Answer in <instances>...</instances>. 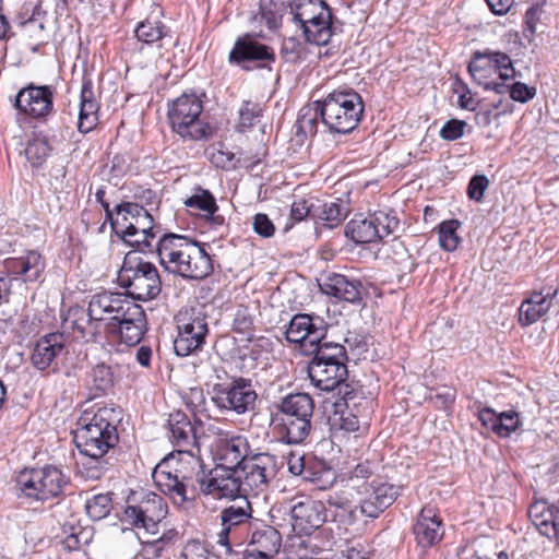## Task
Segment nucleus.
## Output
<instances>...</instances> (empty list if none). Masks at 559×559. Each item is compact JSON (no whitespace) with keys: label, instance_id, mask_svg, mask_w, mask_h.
Wrapping results in <instances>:
<instances>
[{"label":"nucleus","instance_id":"nucleus-1","mask_svg":"<svg viewBox=\"0 0 559 559\" xmlns=\"http://www.w3.org/2000/svg\"><path fill=\"white\" fill-rule=\"evenodd\" d=\"M200 468H189L170 454L155 466L152 477L158 489L178 507L193 499L189 490L194 493V480L199 484L200 492L205 496L215 499H247L237 468L216 466L207 474Z\"/></svg>","mask_w":559,"mask_h":559},{"label":"nucleus","instance_id":"nucleus-2","mask_svg":"<svg viewBox=\"0 0 559 559\" xmlns=\"http://www.w3.org/2000/svg\"><path fill=\"white\" fill-rule=\"evenodd\" d=\"M160 265L169 273L189 280H202L213 271L205 249L177 234H163L154 245Z\"/></svg>","mask_w":559,"mask_h":559},{"label":"nucleus","instance_id":"nucleus-3","mask_svg":"<svg viewBox=\"0 0 559 559\" xmlns=\"http://www.w3.org/2000/svg\"><path fill=\"white\" fill-rule=\"evenodd\" d=\"M132 302L123 294L102 292L92 296L87 312L83 309L71 310L66 324L70 325L76 338L98 342L110 328V323L116 322Z\"/></svg>","mask_w":559,"mask_h":559},{"label":"nucleus","instance_id":"nucleus-4","mask_svg":"<svg viewBox=\"0 0 559 559\" xmlns=\"http://www.w3.org/2000/svg\"><path fill=\"white\" fill-rule=\"evenodd\" d=\"M112 230L138 252H154V241L162 236L150 211L138 202H122L115 206Z\"/></svg>","mask_w":559,"mask_h":559},{"label":"nucleus","instance_id":"nucleus-5","mask_svg":"<svg viewBox=\"0 0 559 559\" xmlns=\"http://www.w3.org/2000/svg\"><path fill=\"white\" fill-rule=\"evenodd\" d=\"M121 420V409L104 406L92 416L85 414L74 433V442L81 455L105 456L118 442L117 425Z\"/></svg>","mask_w":559,"mask_h":559},{"label":"nucleus","instance_id":"nucleus-6","mask_svg":"<svg viewBox=\"0 0 559 559\" xmlns=\"http://www.w3.org/2000/svg\"><path fill=\"white\" fill-rule=\"evenodd\" d=\"M314 401L308 393H290L284 396L271 424L282 442L300 444L312 430Z\"/></svg>","mask_w":559,"mask_h":559},{"label":"nucleus","instance_id":"nucleus-7","mask_svg":"<svg viewBox=\"0 0 559 559\" xmlns=\"http://www.w3.org/2000/svg\"><path fill=\"white\" fill-rule=\"evenodd\" d=\"M364 108L361 96L354 90L333 91L319 104L324 126L340 134L349 133L358 126Z\"/></svg>","mask_w":559,"mask_h":559},{"label":"nucleus","instance_id":"nucleus-8","mask_svg":"<svg viewBox=\"0 0 559 559\" xmlns=\"http://www.w3.org/2000/svg\"><path fill=\"white\" fill-rule=\"evenodd\" d=\"M203 105L194 94H182L168 105L171 130L183 141H200L211 136L212 128L201 117Z\"/></svg>","mask_w":559,"mask_h":559},{"label":"nucleus","instance_id":"nucleus-9","mask_svg":"<svg viewBox=\"0 0 559 559\" xmlns=\"http://www.w3.org/2000/svg\"><path fill=\"white\" fill-rule=\"evenodd\" d=\"M138 251L128 252L119 271V282L136 300L154 299L162 289L156 266L143 261Z\"/></svg>","mask_w":559,"mask_h":559},{"label":"nucleus","instance_id":"nucleus-10","mask_svg":"<svg viewBox=\"0 0 559 559\" xmlns=\"http://www.w3.org/2000/svg\"><path fill=\"white\" fill-rule=\"evenodd\" d=\"M468 72L473 81L485 90L503 94L507 90L502 81L515 78V69L509 55L501 51H475L468 63Z\"/></svg>","mask_w":559,"mask_h":559},{"label":"nucleus","instance_id":"nucleus-11","mask_svg":"<svg viewBox=\"0 0 559 559\" xmlns=\"http://www.w3.org/2000/svg\"><path fill=\"white\" fill-rule=\"evenodd\" d=\"M221 530L216 535V544L224 548L225 555L238 552L249 539L252 521V508L248 499L225 507L219 512Z\"/></svg>","mask_w":559,"mask_h":559},{"label":"nucleus","instance_id":"nucleus-12","mask_svg":"<svg viewBox=\"0 0 559 559\" xmlns=\"http://www.w3.org/2000/svg\"><path fill=\"white\" fill-rule=\"evenodd\" d=\"M294 19L300 24L306 40L323 46L332 37V12L323 0H293Z\"/></svg>","mask_w":559,"mask_h":559},{"label":"nucleus","instance_id":"nucleus-13","mask_svg":"<svg viewBox=\"0 0 559 559\" xmlns=\"http://www.w3.org/2000/svg\"><path fill=\"white\" fill-rule=\"evenodd\" d=\"M263 35L248 32L237 37L228 55L230 64L240 67L246 71L254 69L272 70L276 60L273 47L261 43Z\"/></svg>","mask_w":559,"mask_h":559},{"label":"nucleus","instance_id":"nucleus-14","mask_svg":"<svg viewBox=\"0 0 559 559\" xmlns=\"http://www.w3.org/2000/svg\"><path fill=\"white\" fill-rule=\"evenodd\" d=\"M176 321L178 333L174 341L175 353L186 357L202 349L209 335L206 314L194 308L185 309L179 311Z\"/></svg>","mask_w":559,"mask_h":559},{"label":"nucleus","instance_id":"nucleus-15","mask_svg":"<svg viewBox=\"0 0 559 559\" xmlns=\"http://www.w3.org/2000/svg\"><path fill=\"white\" fill-rule=\"evenodd\" d=\"M258 394L251 380L241 377L233 378L229 382L214 383L211 401L221 411L234 412L238 415L252 411Z\"/></svg>","mask_w":559,"mask_h":559},{"label":"nucleus","instance_id":"nucleus-16","mask_svg":"<svg viewBox=\"0 0 559 559\" xmlns=\"http://www.w3.org/2000/svg\"><path fill=\"white\" fill-rule=\"evenodd\" d=\"M16 483L25 497L44 501L57 497L67 480L59 468L45 466L22 471L17 475Z\"/></svg>","mask_w":559,"mask_h":559},{"label":"nucleus","instance_id":"nucleus-17","mask_svg":"<svg viewBox=\"0 0 559 559\" xmlns=\"http://www.w3.org/2000/svg\"><path fill=\"white\" fill-rule=\"evenodd\" d=\"M246 496L267 488L276 475L275 459L269 453H254L237 467Z\"/></svg>","mask_w":559,"mask_h":559},{"label":"nucleus","instance_id":"nucleus-18","mask_svg":"<svg viewBox=\"0 0 559 559\" xmlns=\"http://www.w3.org/2000/svg\"><path fill=\"white\" fill-rule=\"evenodd\" d=\"M167 512L168 507L162 496L155 492H145L138 504L126 508L124 516L133 526L156 534L158 523L166 518Z\"/></svg>","mask_w":559,"mask_h":559},{"label":"nucleus","instance_id":"nucleus-19","mask_svg":"<svg viewBox=\"0 0 559 559\" xmlns=\"http://www.w3.org/2000/svg\"><path fill=\"white\" fill-rule=\"evenodd\" d=\"M146 330V316L143 308L135 304H129L124 313L110 323V328L104 334L108 340L119 338L128 346H134L142 340Z\"/></svg>","mask_w":559,"mask_h":559},{"label":"nucleus","instance_id":"nucleus-20","mask_svg":"<svg viewBox=\"0 0 559 559\" xmlns=\"http://www.w3.org/2000/svg\"><path fill=\"white\" fill-rule=\"evenodd\" d=\"M53 88L33 83L21 88L15 96L16 109L34 119H46L53 112Z\"/></svg>","mask_w":559,"mask_h":559},{"label":"nucleus","instance_id":"nucleus-21","mask_svg":"<svg viewBox=\"0 0 559 559\" xmlns=\"http://www.w3.org/2000/svg\"><path fill=\"white\" fill-rule=\"evenodd\" d=\"M212 453L216 466L229 468H237L252 455L247 437L230 432L218 433Z\"/></svg>","mask_w":559,"mask_h":559},{"label":"nucleus","instance_id":"nucleus-22","mask_svg":"<svg viewBox=\"0 0 559 559\" xmlns=\"http://www.w3.org/2000/svg\"><path fill=\"white\" fill-rule=\"evenodd\" d=\"M328 324L323 318L316 314L297 313L295 314L285 331V337L289 343L302 345L308 342L313 344L325 338Z\"/></svg>","mask_w":559,"mask_h":559},{"label":"nucleus","instance_id":"nucleus-23","mask_svg":"<svg viewBox=\"0 0 559 559\" xmlns=\"http://www.w3.org/2000/svg\"><path fill=\"white\" fill-rule=\"evenodd\" d=\"M365 498L360 499L358 504L352 506L347 499L330 498L328 500L331 507H335L341 522L345 525H354L357 523H368L384 511L382 507L369 495V489L364 488Z\"/></svg>","mask_w":559,"mask_h":559},{"label":"nucleus","instance_id":"nucleus-24","mask_svg":"<svg viewBox=\"0 0 559 559\" xmlns=\"http://www.w3.org/2000/svg\"><path fill=\"white\" fill-rule=\"evenodd\" d=\"M168 428L173 442L179 448V454L188 459L185 462L183 457H181L179 462H183L186 466L200 467L199 460L192 453L193 448L197 447V430L189 417L181 412L170 414ZM175 459L178 461L176 456Z\"/></svg>","mask_w":559,"mask_h":559},{"label":"nucleus","instance_id":"nucleus-25","mask_svg":"<svg viewBox=\"0 0 559 559\" xmlns=\"http://www.w3.org/2000/svg\"><path fill=\"white\" fill-rule=\"evenodd\" d=\"M290 516L298 535H310L326 521V508L322 501L307 498L292 507Z\"/></svg>","mask_w":559,"mask_h":559},{"label":"nucleus","instance_id":"nucleus-26","mask_svg":"<svg viewBox=\"0 0 559 559\" xmlns=\"http://www.w3.org/2000/svg\"><path fill=\"white\" fill-rule=\"evenodd\" d=\"M416 544L423 550L439 544L444 535L442 519L432 507H424L413 526Z\"/></svg>","mask_w":559,"mask_h":559},{"label":"nucleus","instance_id":"nucleus-27","mask_svg":"<svg viewBox=\"0 0 559 559\" xmlns=\"http://www.w3.org/2000/svg\"><path fill=\"white\" fill-rule=\"evenodd\" d=\"M67 354L64 336L61 333H49L40 337L32 352L31 362L34 368L45 371L56 369L58 359Z\"/></svg>","mask_w":559,"mask_h":559},{"label":"nucleus","instance_id":"nucleus-28","mask_svg":"<svg viewBox=\"0 0 559 559\" xmlns=\"http://www.w3.org/2000/svg\"><path fill=\"white\" fill-rule=\"evenodd\" d=\"M4 267L11 275L21 278L24 283L37 282L46 267V260L36 250H28L16 258L4 261Z\"/></svg>","mask_w":559,"mask_h":559},{"label":"nucleus","instance_id":"nucleus-29","mask_svg":"<svg viewBox=\"0 0 559 559\" xmlns=\"http://www.w3.org/2000/svg\"><path fill=\"white\" fill-rule=\"evenodd\" d=\"M528 516L538 532L555 539L559 548V508L545 500H536L528 508Z\"/></svg>","mask_w":559,"mask_h":559},{"label":"nucleus","instance_id":"nucleus-30","mask_svg":"<svg viewBox=\"0 0 559 559\" xmlns=\"http://www.w3.org/2000/svg\"><path fill=\"white\" fill-rule=\"evenodd\" d=\"M320 287L324 294L346 302L358 305L362 299L364 287L361 282L349 280L342 274L334 273L329 275Z\"/></svg>","mask_w":559,"mask_h":559},{"label":"nucleus","instance_id":"nucleus-31","mask_svg":"<svg viewBox=\"0 0 559 559\" xmlns=\"http://www.w3.org/2000/svg\"><path fill=\"white\" fill-rule=\"evenodd\" d=\"M308 376L318 389L332 391L347 379V365H317L309 362Z\"/></svg>","mask_w":559,"mask_h":559},{"label":"nucleus","instance_id":"nucleus-32","mask_svg":"<svg viewBox=\"0 0 559 559\" xmlns=\"http://www.w3.org/2000/svg\"><path fill=\"white\" fill-rule=\"evenodd\" d=\"M478 418L483 426L501 438L509 437L520 425L519 414L514 411L497 413L486 407L479 411Z\"/></svg>","mask_w":559,"mask_h":559},{"label":"nucleus","instance_id":"nucleus-33","mask_svg":"<svg viewBox=\"0 0 559 559\" xmlns=\"http://www.w3.org/2000/svg\"><path fill=\"white\" fill-rule=\"evenodd\" d=\"M312 211L314 222L330 229L340 226L349 213L348 206L341 199L328 202L316 200Z\"/></svg>","mask_w":559,"mask_h":559},{"label":"nucleus","instance_id":"nucleus-34","mask_svg":"<svg viewBox=\"0 0 559 559\" xmlns=\"http://www.w3.org/2000/svg\"><path fill=\"white\" fill-rule=\"evenodd\" d=\"M99 106L95 99L91 83H83L80 95V111L78 130L81 133H88L98 122Z\"/></svg>","mask_w":559,"mask_h":559},{"label":"nucleus","instance_id":"nucleus-35","mask_svg":"<svg viewBox=\"0 0 559 559\" xmlns=\"http://www.w3.org/2000/svg\"><path fill=\"white\" fill-rule=\"evenodd\" d=\"M552 298L549 294L534 292L525 299L519 309V322L522 326L531 325L537 322L550 309Z\"/></svg>","mask_w":559,"mask_h":559},{"label":"nucleus","instance_id":"nucleus-36","mask_svg":"<svg viewBox=\"0 0 559 559\" xmlns=\"http://www.w3.org/2000/svg\"><path fill=\"white\" fill-rule=\"evenodd\" d=\"M45 16L46 12L41 9L40 1H27L22 4L14 17V21L24 31H28L31 26L36 25L39 32V35L36 36L37 43L44 44L46 39L44 24Z\"/></svg>","mask_w":559,"mask_h":559},{"label":"nucleus","instance_id":"nucleus-37","mask_svg":"<svg viewBox=\"0 0 559 559\" xmlns=\"http://www.w3.org/2000/svg\"><path fill=\"white\" fill-rule=\"evenodd\" d=\"M249 543L251 551L273 557L281 548L282 536L276 528L263 525L252 532Z\"/></svg>","mask_w":559,"mask_h":559},{"label":"nucleus","instance_id":"nucleus-38","mask_svg":"<svg viewBox=\"0 0 559 559\" xmlns=\"http://www.w3.org/2000/svg\"><path fill=\"white\" fill-rule=\"evenodd\" d=\"M311 348V353H313V358L310 361L311 364L347 365L348 356L346 348L340 343L322 340L321 342L313 344Z\"/></svg>","mask_w":559,"mask_h":559},{"label":"nucleus","instance_id":"nucleus-39","mask_svg":"<svg viewBox=\"0 0 559 559\" xmlns=\"http://www.w3.org/2000/svg\"><path fill=\"white\" fill-rule=\"evenodd\" d=\"M185 204L189 209L200 211L202 216L211 219L214 225H222L224 222L223 216L215 215L218 206L215 198L209 190L198 188L194 194L185 201Z\"/></svg>","mask_w":559,"mask_h":559},{"label":"nucleus","instance_id":"nucleus-40","mask_svg":"<svg viewBox=\"0 0 559 559\" xmlns=\"http://www.w3.org/2000/svg\"><path fill=\"white\" fill-rule=\"evenodd\" d=\"M345 235L356 243H370L379 240L371 216L356 215L345 226Z\"/></svg>","mask_w":559,"mask_h":559},{"label":"nucleus","instance_id":"nucleus-41","mask_svg":"<svg viewBox=\"0 0 559 559\" xmlns=\"http://www.w3.org/2000/svg\"><path fill=\"white\" fill-rule=\"evenodd\" d=\"M134 33L139 41L153 45L168 37L169 28L157 17L150 16L138 24Z\"/></svg>","mask_w":559,"mask_h":559},{"label":"nucleus","instance_id":"nucleus-42","mask_svg":"<svg viewBox=\"0 0 559 559\" xmlns=\"http://www.w3.org/2000/svg\"><path fill=\"white\" fill-rule=\"evenodd\" d=\"M262 112L263 109L260 103L243 100L238 111L236 130L238 132H246L247 130L251 129L257 122L260 121Z\"/></svg>","mask_w":559,"mask_h":559},{"label":"nucleus","instance_id":"nucleus-43","mask_svg":"<svg viewBox=\"0 0 559 559\" xmlns=\"http://www.w3.org/2000/svg\"><path fill=\"white\" fill-rule=\"evenodd\" d=\"M319 104L320 102H317L316 107L301 108L295 124L297 135L312 136L317 133L318 117L320 116Z\"/></svg>","mask_w":559,"mask_h":559},{"label":"nucleus","instance_id":"nucleus-44","mask_svg":"<svg viewBox=\"0 0 559 559\" xmlns=\"http://www.w3.org/2000/svg\"><path fill=\"white\" fill-rule=\"evenodd\" d=\"M259 21L269 29H277L282 24L283 3L276 0H261Z\"/></svg>","mask_w":559,"mask_h":559},{"label":"nucleus","instance_id":"nucleus-45","mask_svg":"<svg viewBox=\"0 0 559 559\" xmlns=\"http://www.w3.org/2000/svg\"><path fill=\"white\" fill-rule=\"evenodd\" d=\"M76 464L82 477L91 480L102 478L107 469V460H105L104 456L95 457L92 455H82Z\"/></svg>","mask_w":559,"mask_h":559},{"label":"nucleus","instance_id":"nucleus-46","mask_svg":"<svg viewBox=\"0 0 559 559\" xmlns=\"http://www.w3.org/2000/svg\"><path fill=\"white\" fill-rule=\"evenodd\" d=\"M50 153V146L45 136H35L26 145L25 156L33 167L41 166Z\"/></svg>","mask_w":559,"mask_h":559},{"label":"nucleus","instance_id":"nucleus-47","mask_svg":"<svg viewBox=\"0 0 559 559\" xmlns=\"http://www.w3.org/2000/svg\"><path fill=\"white\" fill-rule=\"evenodd\" d=\"M460 225L461 223L457 219L444 221L439 225V245L443 250L452 252L457 248L461 238L456 230Z\"/></svg>","mask_w":559,"mask_h":559},{"label":"nucleus","instance_id":"nucleus-48","mask_svg":"<svg viewBox=\"0 0 559 559\" xmlns=\"http://www.w3.org/2000/svg\"><path fill=\"white\" fill-rule=\"evenodd\" d=\"M369 489V495L382 507L384 510L389 508L399 496V488L391 484L379 483L365 484L364 488Z\"/></svg>","mask_w":559,"mask_h":559},{"label":"nucleus","instance_id":"nucleus-49","mask_svg":"<svg viewBox=\"0 0 559 559\" xmlns=\"http://www.w3.org/2000/svg\"><path fill=\"white\" fill-rule=\"evenodd\" d=\"M95 395L106 394L114 386V373L105 364L96 365L91 372Z\"/></svg>","mask_w":559,"mask_h":559},{"label":"nucleus","instance_id":"nucleus-50","mask_svg":"<svg viewBox=\"0 0 559 559\" xmlns=\"http://www.w3.org/2000/svg\"><path fill=\"white\" fill-rule=\"evenodd\" d=\"M85 510L87 515L99 521L106 518L111 510V497L109 493H99L86 500Z\"/></svg>","mask_w":559,"mask_h":559},{"label":"nucleus","instance_id":"nucleus-51","mask_svg":"<svg viewBox=\"0 0 559 559\" xmlns=\"http://www.w3.org/2000/svg\"><path fill=\"white\" fill-rule=\"evenodd\" d=\"M187 407L194 416L211 417L207 408V401L201 388H191L183 397Z\"/></svg>","mask_w":559,"mask_h":559},{"label":"nucleus","instance_id":"nucleus-52","mask_svg":"<svg viewBox=\"0 0 559 559\" xmlns=\"http://www.w3.org/2000/svg\"><path fill=\"white\" fill-rule=\"evenodd\" d=\"M371 216L374 228L379 231V240L393 234L399 227V219L385 211H377Z\"/></svg>","mask_w":559,"mask_h":559},{"label":"nucleus","instance_id":"nucleus-53","mask_svg":"<svg viewBox=\"0 0 559 559\" xmlns=\"http://www.w3.org/2000/svg\"><path fill=\"white\" fill-rule=\"evenodd\" d=\"M502 85L507 88L503 94H509L510 98L519 103H527L536 95V88L528 86L522 82L502 81Z\"/></svg>","mask_w":559,"mask_h":559},{"label":"nucleus","instance_id":"nucleus-54","mask_svg":"<svg viewBox=\"0 0 559 559\" xmlns=\"http://www.w3.org/2000/svg\"><path fill=\"white\" fill-rule=\"evenodd\" d=\"M316 206V201L309 199H300L295 201L290 207V219L294 223H299L307 217H311L313 219V209Z\"/></svg>","mask_w":559,"mask_h":559},{"label":"nucleus","instance_id":"nucleus-55","mask_svg":"<svg viewBox=\"0 0 559 559\" xmlns=\"http://www.w3.org/2000/svg\"><path fill=\"white\" fill-rule=\"evenodd\" d=\"M253 326V318L247 307L240 306L235 313L233 329L238 333H248Z\"/></svg>","mask_w":559,"mask_h":559},{"label":"nucleus","instance_id":"nucleus-56","mask_svg":"<svg viewBox=\"0 0 559 559\" xmlns=\"http://www.w3.org/2000/svg\"><path fill=\"white\" fill-rule=\"evenodd\" d=\"M88 542V532L82 527H71V532L63 538L64 548L70 551L78 550Z\"/></svg>","mask_w":559,"mask_h":559},{"label":"nucleus","instance_id":"nucleus-57","mask_svg":"<svg viewBox=\"0 0 559 559\" xmlns=\"http://www.w3.org/2000/svg\"><path fill=\"white\" fill-rule=\"evenodd\" d=\"M252 228L255 234L263 238H270L275 233V226L264 213H258L252 218Z\"/></svg>","mask_w":559,"mask_h":559},{"label":"nucleus","instance_id":"nucleus-58","mask_svg":"<svg viewBox=\"0 0 559 559\" xmlns=\"http://www.w3.org/2000/svg\"><path fill=\"white\" fill-rule=\"evenodd\" d=\"M466 123L463 120L451 119L440 130V136L445 141H455L463 136Z\"/></svg>","mask_w":559,"mask_h":559},{"label":"nucleus","instance_id":"nucleus-59","mask_svg":"<svg viewBox=\"0 0 559 559\" xmlns=\"http://www.w3.org/2000/svg\"><path fill=\"white\" fill-rule=\"evenodd\" d=\"M489 180L485 175H476L472 177L467 186V195L469 199L479 202L485 190L488 188Z\"/></svg>","mask_w":559,"mask_h":559},{"label":"nucleus","instance_id":"nucleus-60","mask_svg":"<svg viewBox=\"0 0 559 559\" xmlns=\"http://www.w3.org/2000/svg\"><path fill=\"white\" fill-rule=\"evenodd\" d=\"M330 472L331 471L329 468H325L322 462L308 460V466L304 472L302 478L306 481L320 484L322 481L323 475Z\"/></svg>","mask_w":559,"mask_h":559},{"label":"nucleus","instance_id":"nucleus-61","mask_svg":"<svg viewBox=\"0 0 559 559\" xmlns=\"http://www.w3.org/2000/svg\"><path fill=\"white\" fill-rule=\"evenodd\" d=\"M209 550L199 540H189L182 551L181 559H209Z\"/></svg>","mask_w":559,"mask_h":559},{"label":"nucleus","instance_id":"nucleus-62","mask_svg":"<svg viewBox=\"0 0 559 559\" xmlns=\"http://www.w3.org/2000/svg\"><path fill=\"white\" fill-rule=\"evenodd\" d=\"M429 401L437 408L449 409L455 401V392L451 389L438 391L429 395Z\"/></svg>","mask_w":559,"mask_h":559},{"label":"nucleus","instance_id":"nucleus-63","mask_svg":"<svg viewBox=\"0 0 559 559\" xmlns=\"http://www.w3.org/2000/svg\"><path fill=\"white\" fill-rule=\"evenodd\" d=\"M177 535H178L177 532L174 530H170L169 532L164 533L159 538L150 543L146 551H152V554L155 557H159L160 552L164 550V548L167 545L171 544L173 540L177 537Z\"/></svg>","mask_w":559,"mask_h":559},{"label":"nucleus","instance_id":"nucleus-64","mask_svg":"<svg viewBox=\"0 0 559 559\" xmlns=\"http://www.w3.org/2000/svg\"><path fill=\"white\" fill-rule=\"evenodd\" d=\"M287 466L288 471L293 475L302 477L304 472L308 466V461H306L304 455L296 452H290L287 456Z\"/></svg>","mask_w":559,"mask_h":559}]
</instances>
